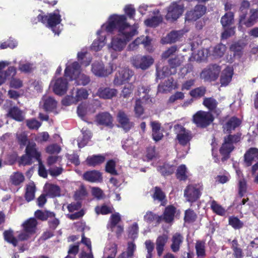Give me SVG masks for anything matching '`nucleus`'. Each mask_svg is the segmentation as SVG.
Instances as JSON below:
<instances>
[{
  "instance_id": "nucleus-1",
  "label": "nucleus",
  "mask_w": 258,
  "mask_h": 258,
  "mask_svg": "<svg viewBox=\"0 0 258 258\" xmlns=\"http://www.w3.org/2000/svg\"><path fill=\"white\" fill-rule=\"evenodd\" d=\"M241 120L235 116L230 117L223 124L222 128L224 132L229 134L224 137L223 142L219 148V153L222 156L220 159L217 153L213 152L212 149V156L214 162L219 163L220 161L225 162L228 160L231 156V153L235 149L234 144L241 140V134L237 133L232 135L231 133L241 124Z\"/></svg>"
},
{
  "instance_id": "nucleus-2",
  "label": "nucleus",
  "mask_w": 258,
  "mask_h": 258,
  "mask_svg": "<svg viewBox=\"0 0 258 258\" xmlns=\"http://www.w3.org/2000/svg\"><path fill=\"white\" fill-rule=\"evenodd\" d=\"M64 76L71 81L74 80L78 86H87L91 82L90 76L81 72V66L77 61H74L67 66L64 70Z\"/></svg>"
},
{
  "instance_id": "nucleus-3",
  "label": "nucleus",
  "mask_w": 258,
  "mask_h": 258,
  "mask_svg": "<svg viewBox=\"0 0 258 258\" xmlns=\"http://www.w3.org/2000/svg\"><path fill=\"white\" fill-rule=\"evenodd\" d=\"M33 159L40 162L41 153L38 151L35 142H29L25 149V154L21 156L19 164L24 166L30 165L33 162Z\"/></svg>"
},
{
  "instance_id": "nucleus-4",
  "label": "nucleus",
  "mask_w": 258,
  "mask_h": 258,
  "mask_svg": "<svg viewBox=\"0 0 258 258\" xmlns=\"http://www.w3.org/2000/svg\"><path fill=\"white\" fill-rule=\"evenodd\" d=\"M117 34H125L127 33L134 32L135 35L138 34L137 28L132 26L127 22V17L125 15L114 14V31Z\"/></svg>"
},
{
  "instance_id": "nucleus-5",
  "label": "nucleus",
  "mask_w": 258,
  "mask_h": 258,
  "mask_svg": "<svg viewBox=\"0 0 258 258\" xmlns=\"http://www.w3.org/2000/svg\"><path fill=\"white\" fill-rule=\"evenodd\" d=\"M203 190V186L202 184H189L184 190V197L186 201L194 203L200 198Z\"/></svg>"
},
{
  "instance_id": "nucleus-6",
  "label": "nucleus",
  "mask_w": 258,
  "mask_h": 258,
  "mask_svg": "<svg viewBox=\"0 0 258 258\" xmlns=\"http://www.w3.org/2000/svg\"><path fill=\"white\" fill-rule=\"evenodd\" d=\"M192 120L197 126L206 128L213 122L214 117L210 111L200 110L193 115Z\"/></svg>"
},
{
  "instance_id": "nucleus-7",
  "label": "nucleus",
  "mask_w": 258,
  "mask_h": 258,
  "mask_svg": "<svg viewBox=\"0 0 258 258\" xmlns=\"http://www.w3.org/2000/svg\"><path fill=\"white\" fill-rule=\"evenodd\" d=\"M184 7L183 5H179L177 2H173L167 8L165 19L171 22L176 21L183 14Z\"/></svg>"
},
{
  "instance_id": "nucleus-8",
  "label": "nucleus",
  "mask_w": 258,
  "mask_h": 258,
  "mask_svg": "<svg viewBox=\"0 0 258 258\" xmlns=\"http://www.w3.org/2000/svg\"><path fill=\"white\" fill-rule=\"evenodd\" d=\"M174 129L177 134L176 139L180 145L185 146L191 140L192 136L191 132L186 130L182 125H174Z\"/></svg>"
},
{
  "instance_id": "nucleus-9",
  "label": "nucleus",
  "mask_w": 258,
  "mask_h": 258,
  "mask_svg": "<svg viewBox=\"0 0 258 258\" xmlns=\"http://www.w3.org/2000/svg\"><path fill=\"white\" fill-rule=\"evenodd\" d=\"M221 68L216 64H210L202 71L201 76L206 81H214L218 78Z\"/></svg>"
},
{
  "instance_id": "nucleus-10",
  "label": "nucleus",
  "mask_w": 258,
  "mask_h": 258,
  "mask_svg": "<svg viewBox=\"0 0 258 258\" xmlns=\"http://www.w3.org/2000/svg\"><path fill=\"white\" fill-rule=\"evenodd\" d=\"M133 65L137 69L146 70L154 62V59L150 55H137L132 60Z\"/></svg>"
},
{
  "instance_id": "nucleus-11",
  "label": "nucleus",
  "mask_w": 258,
  "mask_h": 258,
  "mask_svg": "<svg viewBox=\"0 0 258 258\" xmlns=\"http://www.w3.org/2000/svg\"><path fill=\"white\" fill-rule=\"evenodd\" d=\"M207 11V7L202 5H197L193 9L187 11L185 15L186 21H196L204 16Z\"/></svg>"
},
{
  "instance_id": "nucleus-12",
  "label": "nucleus",
  "mask_w": 258,
  "mask_h": 258,
  "mask_svg": "<svg viewBox=\"0 0 258 258\" xmlns=\"http://www.w3.org/2000/svg\"><path fill=\"white\" fill-rule=\"evenodd\" d=\"M134 32L127 33L124 34H117L118 37L114 38V50L121 51L126 46L127 43L130 41L135 36Z\"/></svg>"
},
{
  "instance_id": "nucleus-13",
  "label": "nucleus",
  "mask_w": 258,
  "mask_h": 258,
  "mask_svg": "<svg viewBox=\"0 0 258 258\" xmlns=\"http://www.w3.org/2000/svg\"><path fill=\"white\" fill-rule=\"evenodd\" d=\"M133 72L127 68H119L114 78V83L121 85L130 80Z\"/></svg>"
},
{
  "instance_id": "nucleus-14",
  "label": "nucleus",
  "mask_w": 258,
  "mask_h": 258,
  "mask_svg": "<svg viewBox=\"0 0 258 258\" xmlns=\"http://www.w3.org/2000/svg\"><path fill=\"white\" fill-rule=\"evenodd\" d=\"M244 163L246 167L251 166L253 163L258 160V148L251 147L244 155Z\"/></svg>"
},
{
  "instance_id": "nucleus-15",
  "label": "nucleus",
  "mask_w": 258,
  "mask_h": 258,
  "mask_svg": "<svg viewBox=\"0 0 258 258\" xmlns=\"http://www.w3.org/2000/svg\"><path fill=\"white\" fill-rule=\"evenodd\" d=\"M59 10L58 9L55 10L53 13L48 14V26L51 28L52 30L55 34L58 35L60 31L57 30H55V28L56 26L60 23L61 21V16L59 14Z\"/></svg>"
},
{
  "instance_id": "nucleus-16",
  "label": "nucleus",
  "mask_w": 258,
  "mask_h": 258,
  "mask_svg": "<svg viewBox=\"0 0 258 258\" xmlns=\"http://www.w3.org/2000/svg\"><path fill=\"white\" fill-rule=\"evenodd\" d=\"M117 119L125 132H128L134 125L133 122L130 121L127 115L123 111L120 110L117 115Z\"/></svg>"
},
{
  "instance_id": "nucleus-17",
  "label": "nucleus",
  "mask_w": 258,
  "mask_h": 258,
  "mask_svg": "<svg viewBox=\"0 0 258 258\" xmlns=\"http://www.w3.org/2000/svg\"><path fill=\"white\" fill-rule=\"evenodd\" d=\"M68 87V82L67 80L62 78H59L55 81L53 87V90L55 94L61 96L67 92Z\"/></svg>"
},
{
  "instance_id": "nucleus-18",
  "label": "nucleus",
  "mask_w": 258,
  "mask_h": 258,
  "mask_svg": "<svg viewBox=\"0 0 258 258\" xmlns=\"http://www.w3.org/2000/svg\"><path fill=\"white\" fill-rule=\"evenodd\" d=\"M83 179L90 182H101L103 180L102 173L96 170H90L83 174Z\"/></svg>"
},
{
  "instance_id": "nucleus-19",
  "label": "nucleus",
  "mask_w": 258,
  "mask_h": 258,
  "mask_svg": "<svg viewBox=\"0 0 258 258\" xmlns=\"http://www.w3.org/2000/svg\"><path fill=\"white\" fill-rule=\"evenodd\" d=\"M150 125L152 128V136L153 140L155 142H158L161 140L164 135L162 131H161V123L157 121H152L150 122Z\"/></svg>"
},
{
  "instance_id": "nucleus-20",
  "label": "nucleus",
  "mask_w": 258,
  "mask_h": 258,
  "mask_svg": "<svg viewBox=\"0 0 258 258\" xmlns=\"http://www.w3.org/2000/svg\"><path fill=\"white\" fill-rule=\"evenodd\" d=\"M176 210V208L173 205L167 206L162 215V221H164L166 223H171L174 220Z\"/></svg>"
},
{
  "instance_id": "nucleus-21",
  "label": "nucleus",
  "mask_w": 258,
  "mask_h": 258,
  "mask_svg": "<svg viewBox=\"0 0 258 258\" xmlns=\"http://www.w3.org/2000/svg\"><path fill=\"white\" fill-rule=\"evenodd\" d=\"M105 161V157L102 155H93L89 156L86 160V164L89 167H96L104 163Z\"/></svg>"
},
{
  "instance_id": "nucleus-22",
  "label": "nucleus",
  "mask_w": 258,
  "mask_h": 258,
  "mask_svg": "<svg viewBox=\"0 0 258 258\" xmlns=\"http://www.w3.org/2000/svg\"><path fill=\"white\" fill-rule=\"evenodd\" d=\"M113 69L111 67V71L105 69L103 64L97 62L92 65V71L93 74L98 77H106L111 73Z\"/></svg>"
},
{
  "instance_id": "nucleus-23",
  "label": "nucleus",
  "mask_w": 258,
  "mask_h": 258,
  "mask_svg": "<svg viewBox=\"0 0 258 258\" xmlns=\"http://www.w3.org/2000/svg\"><path fill=\"white\" fill-rule=\"evenodd\" d=\"M184 237L181 234L176 232L174 234L171 238L172 243L170 248L174 252L178 251L183 242Z\"/></svg>"
},
{
  "instance_id": "nucleus-24",
  "label": "nucleus",
  "mask_w": 258,
  "mask_h": 258,
  "mask_svg": "<svg viewBox=\"0 0 258 258\" xmlns=\"http://www.w3.org/2000/svg\"><path fill=\"white\" fill-rule=\"evenodd\" d=\"M112 116L106 112L100 113L96 116V121L99 125L109 126L112 123Z\"/></svg>"
},
{
  "instance_id": "nucleus-25",
  "label": "nucleus",
  "mask_w": 258,
  "mask_h": 258,
  "mask_svg": "<svg viewBox=\"0 0 258 258\" xmlns=\"http://www.w3.org/2000/svg\"><path fill=\"white\" fill-rule=\"evenodd\" d=\"M233 75V70L230 67H226L222 72L220 76L221 86H226L231 81Z\"/></svg>"
},
{
  "instance_id": "nucleus-26",
  "label": "nucleus",
  "mask_w": 258,
  "mask_h": 258,
  "mask_svg": "<svg viewBox=\"0 0 258 258\" xmlns=\"http://www.w3.org/2000/svg\"><path fill=\"white\" fill-rule=\"evenodd\" d=\"M121 221V218L119 213L114 212V231L118 238L121 236L124 231L123 225L120 223Z\"/></svg>"
},
{
  "instance_id": "nucleus-27",
  "label": "nucleus",
  "mask_w": 258,
  "mask_h": 258,
  "mask_svg": "<svg viewBox=\"0 0 258 258\" xmlns=\"http://www.w3.org/2000/svg\"><path fill=\"white\" fill-rule=\"evenodd\" d=\"M168 239V236L166 234L159 235L156 240V248L157 254L161 256L163 253L165 246Z\"/></svg>"
},
{
  "instance_id": "nucleus-28",
  "label": "nucleus",
  "mask_w": 258,
  "mask_h": 258,
  "mask_svg": "<svg viewBox=\"0 0 258 258\" xmlns=\"http://www.w3.org/2000/svg\"><path fill=\"white\" fill-rule=\"evenodd\" d=\"M38 222L34 218H30L23 224V230L33 235L36 233Z\"/></svg>"
},
{
  "instance_id": "nucleus-29",
  "label": "nucleus",
  "mask_w": 258,
  "mask_h": 258,
  "mask_svg": "<svg viewBox=\"0 0 258 258\" xmlns=\"http://www.w3.org/2000/svg\"><path fill=\"white\" fill-rule=\"evenodd\" d=\"M250 6V4L249 1L247 0H243L239 7V23L242 25L244 20L246 19L247 15L248 14V10Z\"/></svg>"
},
{
  "instance_id": "nucleus-30",
  "label": "nucleus",
  "mask_w": 258,
  "mask_h": 258,
  "mask_svg": "<svg viewBox=\"0 0 258 258\" xmlns=\"http://www.w3.org/2000/svg\"><path fill=\"white\" fill-rule=\"evenodd\" d=\"M43 109L47 112H52L57 106V101L52 97H46L43 98Z\"/></svg>"
},
{
  "instance_id": "nucleus-31",
  "label": "nucleus",
  "mask_w": 258,
  "mask_h": 258,
  "mask_svg": "<svg viewBox=\"0 0 258 258\" xmlns=\"http://www.w3.org/2000/svg\"><path fill=\"white\" fill-rule=\"evenodd\" d=\"M196 253L197 258L206 257V242L204 240H197L195 244Z\"/></svg>"
},
{
  "instance_id": "nucleus-32",
  "label": "nucleus",
  "mask_w": 258,
  "mask_h": 258,
  "mask_svg": "<svg viewBox=\"0 0 258 258\" xmlns=\"http://www.w3.org/2000/svg\"><path fill=\"white\" fill-rule=\"evenodd\" d=\"M258 20V9H251L250 10V16L247 20H245L242 25L247 27L252 26Z\"/></svg>"
},
{
  "instance_id": "nucleus-33",
  "label": "nucleus",
  "mask_w": 258,
  "mask_h": 258,
  "mask_svg": "<svg viewBox=\"0 0 258 258\" xmlns=\"http://www.w3.org/2000/svg\"><path fill=\"white\" fill-rule=\"evenodd\" d=\"M7 116L18 121H22L24 120L22 111L17 106L10 108Z\"/></svg>"
},
{
  "instance_id": "nucleus-34",
  "label": "nucleus",
  "mask_w": 258,
  "mask_h": 258,
  "mask_svg": "<svg viewBox=\"0 0 258 258\" xmlns=\"http://www.w3.org/2000/svg\"><path fill=\"white\" fill-rule=\"evenodd\" d=\"M175 170V166L167 163H164L158 167V171L164 177L172 174Z\"/></svg>"
},
{
  "instance_id": "nucleus-35",
  "label": "nucleus",
  "mask_w": 258,
  "mask_h": 258,
  "mask_svg": "<svg viewBox=\"0 0 258 258\" xmlns=\"http://www.w3.org/2000/svg\"><path fill=\"white\" fill-rule=\"evenodd\" d=\"M163 21V17L161 15L152 16L144 21L145 25L149 27L156 28Z\"/></svg>"
},
{
  "instance_id": "nucleus-36",
  "label": "nucleus",
  "mask_w": 258,
  "mask_h": 258,
  "mask_svg": "<svg viewBox=\"0 0 258 258\" xmlns=\"http://www.w3.org/2000/svg\"><path fill=\"white\" fill-rule=\"evenodd\" d=\"M203 105L208 109L210 112L214 111L217 108L218 101L213 97H205L203 101Z\"/></svg>"
},
{
  "instance_id": "nucleus-37",
  "label": "nucleus",
  "mask_w": 258,
  "mask_h": 258,
  "mask_svg": "<svg viewBox=\"0 0 258 258\" xmlns=\"http://www.w3.org/2000/svg\"><path fill=\"white\" fill-rule=\"evenodd\" d=\"M136 249V245L133 242H128L126 251H123L117 258H133Z\"/></svg>"
},
{
  "instance_id": "nucleus-38",
  "label": "nucleus",
  "mask_w": 258,
  "mask_h": 258,
  "mask_svg": "<svg viewBox=\"0 0 258 258\" xmlns=\"http://www.w3.org/2000/svg\"><path fill=\"white\" fill-rule=\"evenodd\" d=\"M152 197L154 201H158L161 202V205L164 206V201H166L165 194L162 191L159 186H155L154 188V192Z\"/></svg>"
},
{
  "instance_id": "nucleus-39",
  "label": "nucleus",
  "mask_w": 258,
  "mask_h": 258,
  "mask_svg": "<svg viewBox=\"0 0 258 258\" xmlns=\"http://www.w3.org/2000/svg\"><path fill=\"white\" fill-rule=\"evenodd\" d=\"M35 192L36 186L34 183L27 185L24 197L27 202H30L34 199Z\"/></svg>"
},
{
  "instance_id": "nucleus-40",
  "label": "nucleus",
  "mask_w": 258,
  "mask_h": 258,
  "mask_svg": "<svg viewBox=\"0 0 258 258\" xmlns=\"http://www.w3.org/2000/svg\"><path fill=\"white\" fill-rule=\"evenodd\" d=\"M4 239L7 242L12 244L14 247L18 245V239L14 235V231L9 229L3 232Z\"/></svg>"
},
{
  "instance_id": "nucleus-41",
  "label": "nucleus",
  "mask_w": 258,
  "mask_h": 258,
  "mask_svg": "<svg viewBox=\"0 0 258 258\" xmlns=\"http://www.w3.org/2000/svg\"><path fill=\"white\" fill-rule=\"evenodd\" d=\"M180 37V33L178 31H172L164 39H162L164 43H173L178 41Z\"/></svg>"
},
{
  "instance_id": "nucleus-42",
  "label": "nucleus",
  "mask_w": 258,
  "mask_h": 258,
  "mask_svg": "<svg viewBox=\"0 0 258 258\" xmlns=\"http://www.w3.org/2000/svg\"><path fill=\"white\" fill-rule=\"evenodd\" d=\"M144 220L148 223L156 221V224H159L162 222V216H158L151 211H147L144 216Z\"/></svg>"
},
{
  "instance_id": "nucleus-43",
  "label": "nucleus",
  "mask_w": 258,
  "mask_h": 258,
  "mask_svg": "<svg viewBox=\"0 0 258 258\" xmlns=\"http://www.w3.org/2000/svg\"><path fill=\"white\" fill-rule=\"evenodd\" d=\"M206 92V88L202 86L192 89L189 94L193 98L197 99L204 97Z\"/></svg>"
},
{
  "instance_id": "nucleus-44",
  "label": "nucleus",
  "mask_w": 258,
  "mask_h": 258,
  "mask_svg": "<svg viewBox=\"0 0 258 258\" xmlns=\"http://www.w3.org/2000/svg\"><path fill=\"white\" fill-rule=\"evenodd\" d=\"M35 217L41 221H46L48 218L55 217V214L54 212L45 211L44 212L40 210H37L35 212Z\"/></svg>"
},
{
  "instance_id": "nucleus-45",
  "label": "nucleus",
  "mask_w": 258,
  "mask_h": 258,
  "mask_svg": "<svg viewBox=\"0 0 258 258\" xmlns=\"http://www.w3.org/2000/svg\"><path fill=\"white\" fill-rule=\"evenodd\" d=\"M187 168L185 165L181 164L179 166L176 172V177L180 181H185L187 179Z\"/></svg>"
},
{
  "instance_id": "nucleus-46",
  "label": "nucleus",
  "mask_w": 258,
  "mask_h": 258,
  "mask_svg": "<svg viewBox=\"0 0 258 258\" xmlns=\"http://www.w3.org/2000/svg\"><path fill=\"white\" fill-rule=\"evenodd\" d=\"M210 207L213 213L218 215L222 216L226 213L225 209L215 200L211 202Z\"/></svg>"
},
{
  "instance_id": "nucleus-47",
  "label": "nucleus",
  "mask_w": 258,
  "mask_h": 258,
  "mask_svg": "<svg viewBox=\"0 0 258 258\" xmlns=\"http://www.w3.org/2000/svg\"><path fill=\"white\" fill-rule=\"evenodd\" d=\"M47 195L51 198H55L60 196V188L59 186L49 184L47 186Z\"/></svg>"
},
{
  "instance_id": "nucleus-48",
  "label": "nucleus",
  "mask_w": 258,
  "mask_h": 258,
  "mask_svg": "<svg viewBox=\"0 0 258 258\" xmlns=\"http://www.w3.org/2000/svg\"><path fill=\"white\" fill-rule=\"evenodd\" d=\"M234 20V14L232 12L226 13L221 19V23L223 28L229 26Z\"/></svg>"
},
{
  "instance_id": "nucleus-49",
  "label": "nucleus",
  "mask_w": 258,
  "mask_h": 258,
  "mask_svg": "<svg viewBox=\"0 0 258 258\" xmlns=\"http://www.w3.org/2000/svg\"><path fill=\"white\" fill-rule=\"evenodd\" d=\"M97 95L101 98L110 99L113 97V90L109 88H100L98 89Z\"/></svg>"
},
{
  "instance_id": "nucleus-50",
  "label": "nucleus",
  "mask_w": 258,
  "mask_h": 258,
  "mask_svg": "<svg viewBox=\"0 0 258 258\" xmlns=\"http://www.w3.org/2000/svg\"><path fill=\"white\" fill-rule=\"evenodd\" d=\"M197 219V215L191 209H188L184 212V221L187 223L195 222Z\"/></svg>"
},
{
  "instance_id": "nucleus-51",
  "label": "nucleus",
  "mask_w": 258,
  "mask_h": 258,
  "mask_svg": "<svg viewBox=\"0 0 258 258\" xmlns=\"http://www.w3.org/2000/svg\"><path fill=\"white\" fill-rule=\"evenodd\" d=\"M245 46V44L244 43L238 41L232 44L230 48L234 53V55L240 56Z\"/></svg>"
},
{
  "instance_id": "nucleus-52",
  "label": "nucleus",
  "mask_w": 258,
  "mask_h": 258,
  "mask_svg": "<svg viewBox=\"0 0 258 258\" xmlns=\"http://www.w3.org/2000/svg\"><path fill=\"white\" fill-rule=\"evenodd\" d=\"M25 179L23 174L20 172H16L10 177L12 183L14 185H19L22 183Z\"/></svg>"
},
{
  "instance_id": "nucleus-53",
  "label": "nucleus",
  "mask_w": 258,
  "mask_h": 258,
  "mask_svg": "<svg viewBox=\"0 0 258 258\" xmlns=\"http://www.w3.org/2000/svg\"><path fill=\"white\" fill-rule=\"evenodd\" d=\"M229 225L231 226L234 229H239L243 227V223L237 217L232 216L228 218Z\"/></svg>"
},
{
  "instance_id": "nucleus-54",
  "label": "nucleus",
  "mask_w": 258,
  "mask_h": 258,
  "mask_svg": "<svg viewBox=\"0 0 258 258\" xmlns=\"http://www.w3.org/2000/svg\"><path fill=\"white\" fill-rule=\"evenodd\" d=\"M226 48L225 45L222 43L216 45L213 50L214 56L217 57H221L224 54Z\"/></svg>"
},
{
  "instance_id": "nucleus-55",
  "label": "nucleus",
  "mask_w": 258,
  "mask_h": 258,
  "mask_svg": "<svg viewBox=\"0 0 258 258\" xmlns=\"http://www.w3.org/2000/svg\"><path fill=\"white\" fill-rule=\"evenodd\" d=\"M134 89V86L132 84H127L125 85L123 88L120 93V97L123 98H129L133 93Z\"/></svg>"
},
{
  "instance_id": "nucleus-56",
  "label": "nucleus",
  "mask_w": 258,
  "mask_h": 258,
  "mask_svg": "<svg viewBox=\"0 0 258 258\" xmlns=\"http://www.w3.org/2000/svg\"><path fill=\"white\" fill-rule=\"evenodd\" d=\"M171 68H169V67L167 66H165L163 67L162 70L160 71L157 70V77L160 79H163L165 77H167L172 74H175L176 71L172 73L171 71Z\"/></svg>"
},
{
  "instance_id": "nucleus-57",
  "label": "nucleus",
  "mask_w": 258,
  "mask_h": 258,
  "mask_svg": "<svg viewBox=\"0 0 258 258\" xmlns=\"http://www.w3.org/2000/svg\"><path fill=\"white\" fill-rule=\"evenodd\" d=\"M105 40V37H104L103 39V38L101 39L99 38L95 40L91 46V49L96 52L99 51L104 45Z\"/></svg>"
},
{
  "instance_id": "nucleus-58",
  "label": "nucleus",
  "mask_w": 258,
  "mask_h": 258,
  "mask_svg": "<svg viewBox=\"0 0 258 258\" xmlns=\"http://www.w3.org/2000/svg\"><path fill=\"white\" fill-rule=\"evenodd\" d=\"M238 189L239 197L242 198L247 191V183L245 179L243 178L239 180Z\"/></svg>"
},
{
  "instance_id": "nucleus-59",
  "label": "nucleus",
  "mask_w": 258,
  "mask_h": 258,
  "mask_svg": "<svg viewBox=\"0 0 258 258\" xmlns=\"http://www.w3.org/2000/svg\"><path fill=\"white\" fill-rule=\"evenodd\" d=\"M142 103L141 99H138L136 100L134 111L136 116L137 117H140L144 112V109Z\"/></svg>"
},
{
  "instance_id": "nucleus-60",
  "label": "nucleus",
  "mask_w": 258,
  "mask_h": 258,
  "mask_svg": "<svg viewBox=\"0 0 258 258\" xmlns=\"http://www.w3.org/2000/svg\"><path fill=\"white\" fill-rule=\"evenodd\" d=\"M88 95V91L85 89H78L75 97V100L76 102H78L83 99H87Z\"/></svg>"
},
{
  "instance_id": "nucleus-61",
  "label": "nucleus",
  "mask_w": 258,
  "mask_h": 258,
  "mask_svg": "<svg viewBox=\"0 0 258 258\" xmlns=\"http://www.w3.org/2000/svg\"><path fill=\"white\" fill-rule=\"evenodd\" d=\"M125 15L130 19H133L136 15V10L132 5H126L123 9Z\"/></svg>"
},
{
  "instance_id": "nucleus-62",
  "label": "nucleus",
  "mask_w": 258,
  "mask_h": 258,
  "mask_svg": "<svg viewBox=\"0 0 258 258\" xmlns=\"http://www.w3.org/2000/svg\"><path fill=\"white\" fill-rule=\"evenodd\" d=\"M88 195L87 190L84 186H81L79 190H77L74 195L76 200H82Z\"/></svg>"
},
{
  "instance_id": "nucleus-63",
  "label": "nucleus",
  "mask_w": 258,
  "mask_h": 258,
  "mask_svg": "<svg viewBox=\"0 0 258 258\" xmlns=\"http://www.w3.org/2000/svg\"><path fill=\"white\" fill-rule=\"evenodd\" d=\"M95 211L97 215H106L111 213V210L106 205L97 206L95 208Z\"/></svg>"
},
{
  "instance_id": "nucleus-64",
  "label": "nucleus",
  "mask_w": 258,
  "mask_h": 258,
  "mask_svg": "<svg viewBox=\"0 0 258 258\" xmlns=\"http://www.w3.org/2000/svg\"><path fill=\"white\" fill-rule=\"evenodd\" d=\"M168 62L170 68L176 69L181 65L182 60L178 56H175L174 57L169 58Z\"/></svg>"
}]
</instances>
